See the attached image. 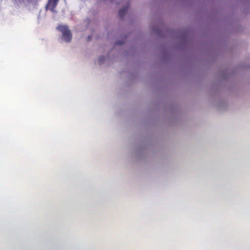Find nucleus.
I'll list each match as a JSON object with an SVG mask.
<instances>
[{
  "label": "nucleus",
  "mask_w": 250,
  "mask_h": 250,
  "mask_svg": "<svg viewBox=\"0 0 250 250\" xmlns=\"http://www.w3.org/2000/svg\"><path fill=\"white\" fill-rule=\"evenodd\" d=\"M57 29L62 33V40L66 42H69L71 40L72 35L67 26L59 25Z\"/></svg>",
  "instance_id": "1"
},
{
  "label": "nucleus",
  "mask_w": 250,
  "mask_h": 250,
  "mask_svg": "<svg viewBox=\"0 0 250 250\" xmlns=\"http://www.w3.org/2000/svg\"><path fill=\"white\" fill-rule=\"evenodd\" d=\"M58 0H49L47 5V8L51 10H53V8L56 6Z\"/></svg>",
  "instance_id": "2"
}]
</instances>
